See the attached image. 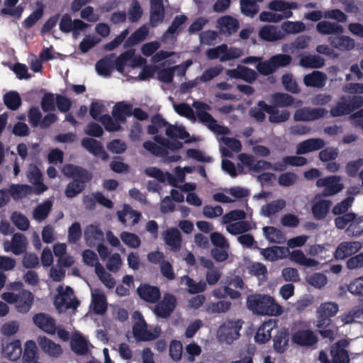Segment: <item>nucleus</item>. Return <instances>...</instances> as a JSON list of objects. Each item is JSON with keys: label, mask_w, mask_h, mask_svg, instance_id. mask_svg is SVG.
I'll list each match as a JSON object with an SVG mask.
<instances>
[{"label": "nucleus", "mask_w": 363, "mask_h": 363, "mask_svg": "<svg viewBox=\"0 0 363 363\" xmlns=\"http://www.w3.org/2000/svg\"><path fill=\"white\" fill-rule=\"evenodd\" d=\"M247 308L254 313L262 315H279L282 308L269 295L255 294L247 298Z\"/></svg>", "instance_id": "f257e3e1"}, {"label": "nucleus", "mask_w": 363, "mask_h": 363, "mask_svg": "<svg viewBox=\"0 0 363 363\" xmlns=\"http://www.w3.org/2000/svg\"><path fill=\"white\" fill-rule=\"evenodd\" d=\"M193 106L196 108L199 121L206 125L211 131L219 135H228L230 133L228 128L218 124L212 115L206 111L211 108L209 105L202 101H194Z\"/></svg>", "instance_id": "f03ea898"}, {"label": "nucleus", "mask_w": 363, "mask_h": 363, "mask_svg": "<svg viewBox=\"0 0 363 363\" xmlns=\"http://www.w3.org/2000/svg\"><path fill=\"white\" fill-rule=\"evenodd\" d=\"M363 106V97L359 95L342 96L335 106L330 108V113L333 117L349 115Z\"/></svg>", "instance_id": "7ed1b4c3"}, {"label": "nucleus", "mask_w": 363, "mask_h": 363, "mask_svg": "<svg viewBox=\"0 0 363 363\" xmlns=\"http://www.w3.org/2000/svg\"><path fill=\"white\" fill-rule=\"evenodd\" d=\"M339 311V306L335 302L322 303L317 308V327L325 328L329 326L331 323V318L335 316Z\"/></svg>", "instance_id": "20e7f679"}, {"label": "nucleus", "mask_w": 363, "mask_h": 363, "mask_svg": "<svg viewBox=\"0 0 363 363\" xmlns=\"http://www.w3.org/2000/svg\"><path fill=\"white\" fill-rule=\"evenodd\" d=\"M206 56L209 60L219 58L220 62H225L238 58L240 56V51L236 48H228L226 44H222L207 50Z\"/></svg>", "instance_id": "39448f33"}, {"label": "nucleus", "mask_w": 363, "mask_h": 363, "mask_svg": "<svg viewBox=\"0 0 363 363\" xmlns=\"http://www.w3.org/2000/svg\"><path fill=\"white\" fill-rule=\"evenodd\" d=\"M177 306V298L174 295L166 293L162 299L156 303L154 308V314L160 318H168Z\"/></svg>", "instance_id": "423d86ee"}, {"label": "nucleus", "mask_w": 363, "mask_h": 363, "mask_svg": "<svg viewBox=\"0 0 363 363\" xmlns=\"http://www.w3.org/2000/svg\"><path fill=\"white\" fill-rule=\"evenodd\" d=\"M341 180L342 177L340 176H328L318 179L315 184L318 187H325L322 192L323 196H331L338 194L344 189Z\"/></svg>", "instance_id": "0eeeda50"}, {"label": "nucleus", "mask_w": 363, "mask_h": 363, "mask_svg": "<svg viewBox=\"0 0 363 363\" xmlns=\"http://www.w3.org/2000/svg\"><path fill=\"white\" fill-rule=\"evenodd\" d=\"M57 291L58 295L55 298L57 308L65 307L67 309H76L79 306L80 302L76 297L71 298L74 296V291L70 286H66L65 290L63 291V287L60 286Z\"/></svg>", "instance_id": "6e6552de"}, {"label": "nucleus", "mask_w": 363, "mask_h": 363, "mask_svg": "<svg viewBox=\"0 0 363 363\" xmlns=\"http://www.w3.org/2000/svg\"><path fill=\"white\" fill-rule=\"evenodd\" d=\"M1 352L3 357L12 362L17 361L22 354L21 340L18 339H11L10 337L3 340Z\"/></svg>", "instance_id": "1a4fd4ad"}, {"label": "nucleus", "mask_w": 363, "mask_h": 363, "mask_svg": "<svg viewBox=\"0 0 363 363\" xmlns=\"http://www.w3.org/2000/svg\"><path fill=\"white\" fill-rule=\"evenodd\" d=\"M64 174L73 180H77L80 184L86 186L92 179V174L86 169L73 164H68L64 166L62 169Z\"/></svg>", "instance_id": "9d476101"}, {"label": "nucleus", "mask_w": 363, "mask_h": 363, "mask_svg": "<svg viewBox=\"0 0 363 363\" xmlns=\"http://www.w3.org/2000/svg\"><path fill=\"white\" fill-rule=\"evenodd\" d=\"M362 248V244L359 241L341 242L334 252V257L337 260H343L356 254Z\"/></svg>", "instance_id": "9b49d317"}, {"label": "nucleus", "mask_w": 363, "mask_h": 363, "mask_svg": "<svg viewBox=\"0 0 363 363\" xmlns=\"http://www.w3.org/2000/svg\"><path fill=\"white\" fill-rule=\"evenodd\" d=\"M328 113L325 108H303L296 111V121H313L323 118Z\"/></svg>", "instance_id": "f8f14e48"}, {"label": "nucleus", "mask_w": 363, "mask_h": 363, "mask_svg": "<svg viewBox=\"0 0 363 363\" xmlns=\"http://www.w3.org/2000/svg\"><path fill=\"white\" fill-rule=\"evenodd\" d=\"M241 329V324L239 320L234 321L228 320L219 328L220 336L227 342H232L240 337L239 331Z\"/></svg>", "instance_id": "ddd939ff"}, {"label": "nucleus", "mask_w": 363, "mask_h": 363, "mask_svg": "<svg viewBox=\"0 0 363 363\" xmlns=\"http://www.w3.org/2000/svg\"><path fill=\"white\" fill-rule=\"evenodd\" d=\"M292 341L301 347H313L318 343V337L313 330L302 329L292 335Z\"/></svg>", "instance_id": "4468645a"}, {"label": "nucleus", "mask_w": 363, "mask_h": 363, "mask_svg": "<svg viewBox=\"0 0 363 363\" xmlns=\"http://www.w3.org/2000/svg\"><path fill=\"white\" fill-rule=\"evenodd\" d=\"M139 297L147 303H156L161 298L159 287L148 284H140L137 289Z\"/></svg>", "instance_id": "2eb2a0df"}, {"label": "nucleus", "mask_w": 363, "mask_h": 363, "mask_svg": "<svg viewBox=\"0 0 363 363\" xmlns=\"http://www.w3.org/2000/svg\"><path fill=\"white\" fill-rule=\"evenodd\" d=\"M165 11L163 0H150V23L156 27L164 19Z\"/></svg>", "instance_id": "dca6fc26"}, {"label": "nucleus", "mask_w": 363, "mask_h": 363, "mask_svg": "<svg viewBox=\"0 0 363 363\" xmlns=\"http://www.w3.org/2000/svg\"><path fill=\"white\" fill-rule=\"evenodd\" d=\"M34 324L48 334H54L56 331L55 320L49 315L40 313L35 314L33 317Z\"/></svg>", "instance_id": "f3484780"}, {"label": "nucleus", "mask_w": 363, "mask_h": 363, "mask_svg": "<svg viewBox=\"0 0 363 363\" xmlns=\"http://www.w3.org/2000/svg\"><path fill=\"white\" fill-rule=\"evenodd\" d=\"M27 243L26 236L17 233L13 235L11 242H6L4 243V250L6 252L11 251L14 255H18L26 251Z\"/></svg>", "instance_id": "a211bd4d"}, {"label": "nucleus", "mask_w": 363, "mask_h": 363, "mask_svg": "<svg viewBox=\"0 0 363 363\" xmlns=\"http://www.w3.org/2000/svg\"><path fill=\"white\" fill-rule=\"evenodd\" d=\"M82 145L90 153L99 157L102 160L106 161L108 159V155L104 150L101 142L91 138H84L82 140Z\"/></svg>", "instance_id": "6ab92c4d"}, {"label": "nucleus", "mask_w": 363, "mask_h": 363, "mask_svg": "<svg viewBox=\"0 0 363 363\" xmlns=\"http://www.w3.org/2000/svg\"><path fill=\"white\" fill-rule=\"evenodd\" d=\"M330 45L340 51H348L352 50L355 46V41L347 35L337 34L328 38Z\"/></svg>", "instance_id": "aec40b11"}, {"label": "nucleus", "mask_w": 363, "mask_h": 363, "mask_svg": "<svg viewBox=\"0 0 363 363\" xmlns=\"http://www.w3.org/2000/svg\"><path fill=\"white\" fill-rule=\"evenodd\" d=\"M289 250L286 247L272 246L264 249H260V254L269 262H275L286 257Z\"/></svg>", "instance_id": "412c9836"}, {"label": "nucleus", "mask_w": 363, "mask_h": 363, "mask_svg": "<svg viewBox=\"0 0 363 363\" xmlns=\"http://www.w3.org/2000/svg\"><path fill=\"white\" fill-rule=\"evenodd\" d=\"M289 331L283 328L279 330L273 337V348L277 353H284L289 347Z\"/></svg>", "instance_id": "4be33fe9"}, {"label": "nucleus", "mask_w": 363, "mask_h": 363, "mask_svg": "<svg viewBox=\"0 0 363 363\" xmlns=\"http://www.w3.org/2000/svg\"><path fill=\"white\" fill-rule=\"evenodd\" d=\"M325 143L322 138H310L298 144L296 153L303 155L320 150L324 147Z\"/></svg>", "instance_id": "5701e85b"}, {"label": "nucleus", "mask_w": 363, "mask_h": 363, "mask_svg": "<svg viewBox=\"0 0 363 363\" xmlns=\"http://www.w3.org/2000/svg\"><path fill=\"white\" fill-rule=\"evenodd\" d=\"M276 321L269 320L264 322L257 329L255 335V341L259 344H264L268 342L272 337V330L276 328Z\"/></svg>", "instance_id": "b1692460"}, {"label": "nucleus", "mask_w": 363, "mask_h": 363, "mask_svg": "<svg viewBox=\"0 0 363 363\" xmlns=\"http://www.w3.org/2000/svg\"><path fill=\"white\" fill-rule=\"evenodd\" d=\"M34 300L33 294L28 290L23 289L18 293V301L16 307L21 313H28L31 308Z\"/></svg>", "instance_id": "393cba45"}, {"label": "nucleus", "mask_w": 363, "mask_h": 363, "mask_svg": "<svg viewBox=\"0 0 363 363\" xmlns=\"http://www.w3.org/2000/svg\"><path fill=\"white\" fill-rule=\"evenodd\" d=\"M22 363H40L38 362L39 354L36 343L33 340H28L22 350Z\"/></svg>", "instance_id": "a878e982"}, {"label": "nucleus", "mask_w": 363, "mask_h": 363, "mask_svg": "<svg viewBox=\"0 0 363 363\" xmlns=\"http://www.w3.org/2000/svg\"><path fill=\"white\" fill-rule=\"evenodd\" d=\"M133 333L134 337L140 341L152 340L155 338V336L148 331L147 323L143 316L133 325Z\"/></svg>", "instance_id": "bb28decb"}, {"label": "nucleus", "mask_w": 363, "mask_h": 363, "mask_svg": "<svg viewBox=\"0 0 363 363\" xmlns=\"http://www.w3.org/2000/svg\"><path fill=\"white\" fill-rule=\"evenodd\" d=\"M165 243L170 247L173 252H178L182 247V235L176 228L167 230L164 234Z\"/></svg>", "instance_id": "cd10ccee"}, {"label": "nucleus", "mask_w": 363, "mask_h": 363, "mask_svg": "<svg viewBox=\"0 0 363 363\" xmlns=\"http://www.w3.org/2000/svg\"><path fill=\"white\" fill-rule=\"evenodd\" d=\"M217 23L220 26V31L228 35L236 33L240 26L239 21L230 16H224L219 18Z\"/></svg>", "instance_id": "c85d7f7f"}, {"label": "nucleus", "mask_w": 363, "mask_h": 363, "mask_svg": "<svg viewBox=\"0 0 363 363\" xmlns=\"http://www.w3.org/2000/svg\"><path fill=\"white\" fill-rule=\"evenodd\" d=\"M133 115V106L124 101L117 103L113 108L112 116L114 119L121 123L126 121V116Z\"/></svg>", "instance_id": "c756f323"}, {"label": "nucleus", "mask_w": 363, "mask_h": 363, "mask_svg": "<svg viewBox=\"0 0 363 363\" xmlns=\"http://www.w3.org/2000/svg\"><path fill=\"white\" fill-rule=\"evenodd\" d=\"M326 75L320 71H313L303 77V83L308 87L322 88L326 83Z\"/></svg>", "instance_id": "7c9ffc66"}, {"label": "nucleus", "mask_w": 363, "mask_h": 363, "mask_svg": "<svg viewBox=\"0 0 363 363\" xmlns=\"http://www.w3.org/2000/svg\"><path fill=\"white\" fill-rule=\"evenodd\" d=\"M259 36L267 42H274L284 38V34L273 26H264L259 31Z\"/></svg>", "instance_id": "2f4dec72"}, {"label": "nucleus", "mask_w": 363, "mask_h": 363, "mask_svg": "<svg viewBox=\"0 0 363 363\" xmlns=\"http://www.w3.org/2000/svg\"><path fill=\"white\" fill-rule=\"evenodd\" d=\"M316 30L322 35H337L344 32V28L341 25L327 21L318 23Z\"/></svg>", "instance_id": "473e14b6"}, {"label": "nucleus", "mask_w": 363, "mask_h": 363, "mask_svg": "<svg viewBox=\"0 0 363 363\" xmlns=\"http://www.w3.org/2000/svg\"><path fill=\"white\" fill-rule=\"evenodd\" d=\"M84 238L88 245L91 247L95 246L97 243L103 240L104 233L98 227L90 225L85 229Z\"/></svg>", "instance_id": "72a5a7b5"}, {"label": "nucleus", "mask_w": 363, "mask_h": 363, "mask_svg": "<svg viewBox=\"0 0 363 363\" xmlns=\"http://www.w3.org/2000/svg\"><path fill=\"white\" fill-rule=\"evenodd\" d=\"M149 28L145 25L135 30L125 41L124 47L130 48L139 44L147 36Z\"/></svg>", "instance_id": "f704fd0d"}, {"label": "nucleus", "mask_w": 363, "mask_h": 363, "mask_svg": "<svg viewBox=\"0 0 363 363\" xmlns=\"http://www.w3.org/2000/svg\"><path fill=\"white\" fill-rule=\"evenodd\" d=\"M333 203L330 200H320L313 203L312 206V213L316 220L324 219L332 206Z\"/></svg>", "instance_id": "c9c22d12"}, {"label": "nucleus", "mask_w": 363, "mask_h": 363, "mask_svg": "<svg viewBox=\"0 0 363 363\" xmlns=\"http://www.w3.org/2000/svg\"><path fill=\"white\" fill-rule=\"evenodd\" d=\"M263 233L266 239L271 243L283 244L286 241L284 233L274 226H265Z\"/></svg>", "instance_id": "e433bc0d"}, {"label": "nucleus", "mask_w": 363, "mask_h": 363, "mask_svg": "<svg viewBox=\"0 0 363 363\" xmlns=\"http://www.w3.org/2000/svg\"><path fill=\"white\" fill-rule=\"evenodd\" d=\"M271 102L280 108L297 106V105H294L295 99L292 96L282 92H276L272 94Z\"/></svg>", "instance_id": "4c0bfd02"}, {"label": "nucleus", "mask_w": 363, "mask_h": 363, "mask_svg": "<svg viewBox=\"0 0 363 363\" xmlns=\"http://www.w3.org/2000/svg\"><path fill=\"white\" fill-rule=\"evenodd\" d=\"M145 173L152 178L157 179L160 182H164L166 178L167 179L169 183L173 186H177L175 184V179L174 176L169 172H166L165 174L159 168L155 167H148L145 169Z\"/></svg>", "instance_id": "58836bf2"}, {"label": "nucleus", "mask_w": 363, "mask_h": 363, "mask_svg": "<svg viewBox=\"0 0 363 363\" xmlns=\"http://www.w3.org/2000/svg\"><path fill=\"white\" fill-rule=\"evenodd\" d=\"M187 19V17L184 14L176 16L171 25L164 33L162 35V41L166 42L168 39H173L174 38V34L184 23H186Z\"/></svg>", "instance_id": "ea45409f"}, {"label": "nucleus", "mask_w": 363, "mask_h": 363, "mask_svg": "<svg viewBox=\"0 0 363 363\" xmlns=\"http://www.w3.org/2000/svg\"><path fill=\"white\" fill-rule=\"evenodd\" d=\"M325 59L317 55H308L303 56L299 61L301 67L306 68H321L325 65Z\"/></svg>", "instance_id": "a19ab883"}, {"label": "nucleus", "mask_w": 363, "mask_h": 363, "mask_svg": "<svg viewBox=\"0 0 363 363\" xmlns=\"http://www.w3.org/2000/svg\"><path fill=\"white\" fill-rule=\"evenodd\" d=\"M113 55L106 56L99 60L95 65L96 70L99 75L104 77L110 76L113 69L114 68L113 61L112 60Z\"/></svg>", "instance_id": "79ce46f5"}, {"label": "nucleus", "mask_w": 363, "mask_h": 363, "mask_svg": "<svg viewBox=\"0 0 363 363\" xmlns=\"http://www.w3.org/2000/svg\"><path fill=\"white\" fill-rule=\"evenodd\" d=\"M290 259L300 265L313 267L318 265L314 259L308 258L301 250H294L290 253Z\"/></svg>", "instance_id": "37998d69"}, {"label": "nucleus", "mask_w": 363, "mask_h": 363, "mask_svg": "<svg viewBox=\"0 0 363 363\" xmlns=\"http://www.w3.org/2000/svg\"><path fill=\"white\" fill-rule=\"evenodd\" d=\"M39 345L42 350L50 356L56 357L60 356L62 352L61 346L59 344L55 343L46 337L40 338Z\"/></svg>", "instance_id": "c03bdc74"}, {"label": "nucleus", "mask_w": 363, "mask_h": 363, "mask_svg": "<svg viewBox=\"0 0 363 363\" xmlns=\"http://www.w3.org/2000/svg\"><path fill=\"white\" fill-rule=\"evenodd\" d=\"M330 354L333 363H349L350 358L346 350L341 347L340 342L334 344L330 348Z\"/></svg>", "instance_id": "a18cd8bd"}, {"label": "nucleus", "mask_w": 363, "mask_h": 363, "mask_svg": "<svg viewBox=\"0 0 363 363\" xmlns=\"http://www.w3.org/2000/svg\"><path fill=\"white\" fill-rule=\"evenodd\" d=\"M286 206V201L284 199L273 201L262 207V213L265 217H270L279 212Z\"/></svg>", "instance_id": "49530a36"}, {"label": "nucleus", "mask_w": 363, "mask_h": 363, "mask_svg": "<svg viewBox=\"0 0 363 363\" xmlns=\"http://www.w3.org/2000/svg\"><path fill=\"white\" fill-rule=\"evenodd\" d=\"M4 103L9 109L16 111L21 106L22 101L17 91H11L4 95Z\"/></svg>", "instance_id": "de8ad7c7"}, {"label": "nucleus", "mask_w": 363, "mask_h": 363, "mask_svg": "<svg viewBox=\"0 0 363 363\" xmlns=\"http://www.w3.org/2000/svg\"><path fill=\"white\" fill-rule=\"evenodd\" d=\"M72 350L79 355H84L88 352L86 340L82 335L75 337L71 340Z\"/></svg>", "instance_id": "09e8293b"}, {"label": "nucleus", "mask_w": 363, "mask_h": 363, "mask_svg": "<svg viewBox=\"0 0 363 363\" xmlns=\"http://www.w3.org/2000/svg\"><path fill=\"white\" fill-rule=\"evenodd\" d=\"M241 13L249 17H254L259 11V6L254 0H240Z\"/></svg>", "instance_id": "8fccbe9b"}, {"label": "nucleus", "mask_w": 363, "mask_h": 363, "mask_svg": "<svg viewBox=\"0 0 363 363\" xmlns=\"http://www.w3.org/2000/svg\"><path fill=\"white\" fill-rule=\"evenodd\" d=\"M9 192L14 199H18L30 194L33 192V188L28 184H11Z\"/></svg>", "instance_id": "3c124183"}, {"label": "nucleus", "mask_w": 363, "mask_h": 363, "mask_svg": "<svg viewBox=\"0 0 363 363\" xmlns=\"http://www.w3.org/2000/svg\"><path fill=\"white\" fill-rule=\"evenodd\" d=\"M231 306V303L227 301L210 302L206 305V311L208 313H221L227 312Z\"/></svg>", "instance_id": "603ef678"}, {"label": "nucleus", "mask_w": 363, "mask_h": 363, "mask_svg": "<svg viewBox=\"0 0 363 363\" xmlns=\"http://www.w3.org/2000/svg\"><path fill=\"white\" fill-rule=\"evenodd\" d=\"M252 229L248 221L240 220L229 224L227 230L232 235H240L250 231Z\"/></svg>", "instance_id": "864d4df0"}, {"label": "nucleus", "mask_w": 363, "mask_h": 363, "mask_svg": "<svg viewBox=\"0 0 363 363\" xmlns=\"http://www.w3.org/2000/svg\"><path fill=\"white\" fill-rule=\"evenodd\" d=\"M52 205V202L50 201L39 204L33 211V218L39 221L44 220L48 216Z\"/></svg>", "instance_id": "5fc2aeb1"}, {"label": "nucleus", "mask_w": 363, "mask_h": 363, "mask_svg": "<svg viewBox=\"0 0 363 363\" xmlns=\"http://www.w3.org/2000/svg\"><path fill=\"white\" fill-rule=\"evenodd\" d=\"M99 122L103 124L105 130L108 132H116L122 129L121 121L113 118L108 114L102 115Z\"/></svg>", "instance_id": "6e6d98bb"}, {"label": "nucleus", "mask_w": 363, "mask_h": 363, "mask_svg": "<svg viewBox=\"0 0 363 363\" xmlns=\"http://www.w3.org/2000/svg\"><path fill=\"white\" fill-rule=\"evenodd\" d=\"M133 55L134 52L132 50H126L122 52L113 62L116 69L118 72L123 73L125 69V66L128 62L132 59Z\"/></svg>", "instance_id": "4d7b16f0"}, {"label": "nucleus", "mask_w": 363, "mask_h": 363, "mask_svg": "<svg viewBox=\"0 0 363 363\" xmlns=\"http://www.w3.org/2000/svg\"><path fill=\"white\" fill-rule=\"evenodd\" d=\"M347 231L353 236H358L363 233V216H358L354 213V218L349 224Z\"/></svg>", "instance_id": "13d9d810"}, {"label": "nucleus", "mask_w": 363, "mask_h": 363, "mask_svg": "<svg viewBox=\"0 0 363 363\" xmlns=\"http://www.w3.org/2000/svg\"><path fill=\"white\" fill-rule=\"evenodd\" d=\"M94 311L96 314H103L107 309L106 298L104 294L93 295Z\"/></svg>", "instance_id": "bf43d9fd"}, {"label": "nucleus", "mask_w": 363, "mask_h": 363, "mask_svg": "<svg viewBox=\"0 0 363 363\" xmlns=\"http://www.w3.org/2000/svg\"><path fill=\"white\" fill-rule=\"evenodd\" d=\"M93 199L89 200L91 208L95 206V202L99 203L100 205L107 208H112L113 207V203L108 198H106L101 192L96 191L92 194Z\"/></svg>", "instance_id": "052dcab7"}, {"label": "nucleus", "mask_w": 363, "mask_h": 363, "mask_svg": "<svg viewBox=\"0 0 363 363\" xmlns=\"http://www.w3.org/2000/svg\"><path fill=\"white\" fill-rule=\"evenodd\" d=\"M281 82L285 89L292 94H298L301 91L297 82L291 74H285L282 75Z\"/></svg>", "instance_id": "680f3d73"}, {"label": "nucleus", "mask_w": 363, "mask_h": 363, "mask_svg": "<svg viewBox=\"0 0 363 363\" xmlns=\"http://www.w3.org/2000/svg\"><path fill=\"white\" fill-rule=\"evenodd\" d=\"M128 19L131 23L138 21L143 16V10L137 0H133L128 11Z\"/></svg>", "instance_id": "e2e57ef3"}, {"label": "nucleus", "mask_w": 363, "mask_h": 363, "mask_svg": "<svg viewBox=\"0 0 363 363\" xmlns=\"http://www.w3.org/2000/svg\"><path fill=\"white\" fill-rule=\"evenodd\" d=\"M354 199L353 196H347L342 201L337 203L332 210L334 215H340L347 213L346 212L352 206Z\"/></svg>", "instance_id": "0e129e2a"}, {"label": "nucleus", "mask_w": 363, "mask_h": 363, "mask_svg": "<svg viewBox=\"0 0 363 363\" xmlns=\"http://www.w3.org/2000/svg\"><path fill=\"white\" fill-rule=\"evenodd\" d=\"M223 70V67L221 66H216L213 67H210L206 69L202 74L197 77L196 80H199L201 82H207L218 77Z\"/></svg>", "instance_id": "69168bd1"}, {"label": "nucleus", "mask_w": 363, "mask_h": 363, "mask_svg": "<svg viewBox=\"0 0 363 363\" xmlns=\"http://www.w3.org/2000/svg\"><path fill=\"white\" fill-rule=\"evenodd\" d=\"M85 187L86 186L80 184L77 180H72L67 185L65 195L67 198H73L82 192Z\"/></svg>", "instance_id": "338daca9"}, {"label": "nucleus", "mask_w": 363, "mask_h": 363, "mask_svg": "<svg viewBox=\"0 0 363 363\" xmlns=\"http://www.w3.org/2000/svg\"><path fill=\"white\" fill-rule=\"evenodd\" d=\"M121 239L126 245L132 248H137L141 244L140 238L137 235L132 233H121Z\"/></svg>", "instance_id": "774afa93"}]
</instances>
